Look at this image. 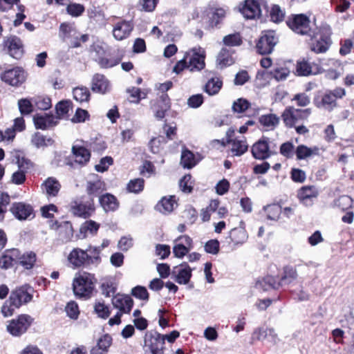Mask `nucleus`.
Here are the masks:
<instances>
[{
	"instance_id": "nucleus-10",
	"label": "nucleus",
	"mask_w": 354,
	"mask_h": 354,
	"mask_svg": "<svg viewBox=\"0 0 354 354\" xmlns=\"http://www.w3.org/2000/svg\"><path fill=\"white\" fill-rule=\"evenodd\" d=\"M26 77L25 71L18 67L6 71L1 75V80L3 82L14 86H17L24 82Z\"/></svg>"
},
{
	"instance_id": "nucleus-38",
	"label": "nucleus",
	"mask_w": 354,
	"mask_h": 354,
	"mask_svg": "<svg viewBox=\"0 0 354 354\" xmlns=\"http://www.w3.org/2000/svg\"><path fill=\"white\" fill-rule=\"evenodd\" d=\"M74 99L80 102H88L90 98V91L85 86H78L73 91Z\"/></svg>"
},
{
	"instance_id": "nucleus-16",
	"label": "nucleus",
	"mask_w": 354,
	"mask_h": 354,
	"mask_svg": "<svg viewBox=\"0 0 354 354\" xmlns=\"http://www.w3.org/2000/svg\"><path fill=\"white\" fill-rule=\"evenodd\" d=\"M19 250L15 248L6 251L0 257V268L8 270L18 263Z\"/></svg>"
},
{
	"instance_id": "nucleus-48",
	"label": "nucleus",
	"mask_w": 354,
	"mask_h": 354,
	"mask_svg": "<svg viewBox=\"0 0 354 354\" xmlns=\"http://www.w3.org/2000/svg\"><path fill=\"white\" fill-rule=\"evenodd\" d=\"M19 308V306L14 305L12 300L9 297L8 300L6 301L1 307V313L4 317H8L12 316L15 310Z\"/></svg>"
},
{
	"instance_id": "nucleus-1",
	"label": "nucleus",
	"mask_w": 354,
	"mask_h": 354,
	"mask_svg": "<svg viewBox=\"0 0 354 354\" xmlns=\"http://www.w3.org/2000/svg\"><path fill=\"white\" fill-rule=\"evenodd\" d=\"M97 282L94 274L82 272L77 276L73 283V292L79 297H90Z\"/></svg>"
},
{
	"instance_id": "nucleus-41",
	"label": "nucleus",
	"mask_w": 354,
	"mask_h": 354,
	"mask_svg": "<svg viewBox=\"0 0 354 354\" xmlns=\"http://www.w3.org/2000/svg\"><path fill=\"white\" fill-rule=\"evenodd\" d=\"M216 61L221 68L230 66L234 62L229 50L224 48L219 52Z\"/></svg>"
},
{
	"instance_id": "nucleus-31",
	"label": "nucleus",
	"mask_w": 354,
	"mask_h": 354,
	"mask_svg": "<svg viewBox=\"0 0 354 354\" xmlns=\"http://www.w3.org/2000/svg\"><path fill=\"white\" fill-rule=\"evenodd\" d=\"M248 234L243 227L233 228L230 232V238L235 245L243 244L248 240Z\"/></svg>"
},
{
	"instance_id": "nucleus-4",
	"label": "nucleus",
	"mask_w": 354,
	"mask_h": 354,
	"mask_svg": "<svg viewBox=\"0 0 354 354\" xmlns=\"http://www.w3.org/2000/svg\"><path fill=\"white\" fill-rule=\"evenodd\" d=\"M164 338L162 335L156 331H148L144 338V348L151 354H163Z\"/></svg>"
},
{
	"instance_id": "nucleus-57",
	"label": "nucleus",
	"mask_w": 354,
	"mask_h": 354,
	"mask_svg": "<svg viewBox=\"0 0 354 354\" xmlns=\"http://www.w3.org/2000/svg\"><path fill=\"white\" fill-rule=\"evenodd\" d=\"M34 102L37 109L47 110L51 107V100L48 97H37Z\"/></svg>"
},
{
	"instance_id": "nucleus-46",
	"label": "nucleus",
	"mask_w": 354,
	"mask_h": 354,
	"mask_svg": "<svg viewBox=\"0 0 354 354\" xmlns=\"http://www.w3.org/2000/svg\"><path fill=\"white\" fill-rule=\"evenodd\" d=\"M225 46L229 47L239 46L242 43V39L239 33L236 32L225 36L223 39Z\"/></svg>"
},
{
	"instance_id": "nucleus-60",
	"label": "nucleus",
	"mask_w": 354,
	"mask_h": 354,
	"mask_svg": "<svg viewBox=\"0 0 354 354\" xmlns=\"http://www.w3.org/2000/svg\"><path fill=\"white\" fill-rule=\"evenodd\" d=\"M131 294L133 297L141 300H148L149 299V293L144 286H136L131 290Z\"/></svg>"
},
{
	"instance_id": "nucleus-61",
	"label": "nucleus",
	"mask_w": 354,
	"mask_h": 354,
	"mask_svg": "<svg viewBox=\"0 0 354 354\" xmlns=\"http://www.w3.org/2000/svg\"><path fill=\"white\" fill-rule=\"evenodd\" d=\"M250 104L247 100L239 98L233 103L232 109L235 112L242 113L249 108Z\"/></svg>"
},
{
	"instance_id": "nucleus-32",
	"label": "nucleus",
	"mask_w": 354,
	"mask_h": 354,
	"mask_svg": "<svg viewBox=\"0 0 354 354\" xmlns=\"http://www.w3.org/2000/svg\"><path fill=\"white\" fill-rule=\"evenodd\" d=\"M106 189V185L100 179L89 180L86 183V192L88 195L95 196Z\"/></svg>"
},
{
	"instance_id": "nucleus-5",
	"label": "nucleus",
	"mask_w": 354,
	"mask_h": 354,
	"mask_svg": "<svg viewBox=\"0 0 354 354\" xmlns=\"http://www.w3.org/2000/svg\"><path fill=\"white\" fill-rule=\"evenodd\" d=\"M185 57L190 71H200L205 68V50L201 47H194L187 51Z\"/></svg>"
},
{
	"instance_id": "nucleus-54",
	"label": "nucleus",
	"mask_w": 354,
	"mask_h": 354,
	"mask_svg": "<svg viewBox=\"0 0 354 354\" xmlns=\"http://www.w3.org/2000/svg\"><path fill=\"white\" fill-rule=\"evenodd\" d=\"M297 277V272L292 267L284 268L283 276L281 279V285L290 283Z\"/></svg>"
},
{
	"instance_id": "nucleus-47",
	"label": "nucleus",
	"mask_w": 354,
	"mask_h": 354,
	"mask_svg": "<svg viewBox=\"0 0 354 354\" xmlns=\"http://www.w3.org/2000/svg\"><path fill=\"white\" fill-rule=\"evenodd\" d=\"M85 251L88 254V264L99 263L100 262V253L101 249L99 247L89 246Z\"/></svg>"
},
{
	"instance_id": "nucleus-56",
	"label": "nucleus",
	"mask_w": 354,
	"mask_h": 354,
	"mask_svg": "<svg viewBox=\"0 0 354 354\" xmlns=\"http://www.w3.org/2000/svg\"><path fill=\"white\" fill-rule=\"evenodd\" d=\"M280 153L287 158H292L295 154V147L290 142L283 143L280 147Z\"/></svg>"
},
{
	"instance_id": "nucleus-62",
	"label": "nucleus",
	"mask_w": 354,
	"mask_h": 354,
	"mask_svg": "<svg viewBox=\"0 0 354 354\" xmlns=\"http://www.w3.org/2000/svg\"><path fill=\"white\" fill-rule=\"evenodd\" d=\"M91 50L95 54V60L103 57L106 51V45L101 42H95L91 46Z\"/></svg>"
},
{
	"instance_id": "nucleus-3",
	"label": "nucleus",
	"mask_w": 354,
	"mask_h": 354,
	"mask_svg": "<svg viewBox=\"0 0 354 354\" xmlns=\"http://www.w3.org/2000/svg\"><path fill=\"white\" fill-rule=\"evenodd\" d=\"M34 322V318L27 314H21L8 322L7 331L14 337H20L24 334Z\"/></svg>"
},
{
	"instance_id": "nucleus-6",
	"label": "nucleus",
	"mask_w": 354,
	"mask_h": 354,
	"mask_svg": "<svg viewBox=\"0 0 354 354\" xmlns=\"http://www.w3.org/2000/svg\"><path fill=\"white\" fill-rule=\"evenodd\" d=\"M286 24L296 34L308 35L310 32V19L304 14L292 15L288 17Z\"/></svg>"
},
{
	"instance_id": "nucleus-29",
	"label": "nucleus",
	"mask_w": 354,
	"mask_h": 354,
	"mask_svg": "<svg viewBox=\"0 0 354 354\" xmlns=\"http://www.w3.org/2000/svg\"><path fill=\"white\" fill-rule=\"evenodd\" d=\"M112 338L109 335H104L101 337L98 341L97 346L94 347L92 351V354H106L109 351V348L111 345Z\"/></svg>"
},
{
	"instance_id": "nucleus-52",
	"label": "nucleus",
	"mask_w": 354,
	"mask_h": 354,
	"mask_svg": "<svg viewBox=\"0 0 354 354\" xmlns=\"http://www.w3.org/2000/svg\"><path fill=\"white\" fill-rule=\"evenodd\" d=\"M190 250V248L185 247L183 243H178L174 240L173 253L176 258L182 259Z\"/></svg>"
},
{
	"instance_id": "nucleus-63",
	"label": "nucleus",
	"mask_w": 354,
	"mask_h": 354,
	"mask_svg": "<svg viewBox=\"0 0 354 354\" xmlns=\"http://www.w3.org/2000/svg\"><path fill=\"white\" fill-rule=\"evenodd\" d=\"M19 111L23 115H28L32 111V105L30 100L21 99L18 101Z\"/></svg>"
},
{
	"instance_id": "nucleus-36",
	"label": "nucleus",
	"mask_w": 354,
	"mask_h": 354,
	"mask_svg": "<svg viewBox=\"0 0 354 354\" xmlns=\"http://www.w3.org/2000/svg\"><path fill=\"white\" fill-rule=\"evenodd\" d=\"M56 113L58 119H68L69 112L72 111L71 102L68 100L61 101L56 105Z\"/></svg>"
},
{
	"instance_id": "nucleus-35",
	"label": "nucleus",
	"mask_w": 354,
	"mask_h": 354,
	"mask_svg": "<svg viewBox=\"0 0 354 354\" xmlns=\"http://www.w3.org/2000/svg\"><path fill=\"white\" fill-rule=\"evenodd\" d=\"M259 122L267 130H273L278 125L279 118L274 114L263 115L259 118Z\"/></svg>"
},
{
	"instance_id": "nucleus-53",
	"label": "nucleus",
	"mask_w": 354,
	"mask_h": 354,
	"mask_svg": "<svg viewBox=\"0 0 354 354\" xmlns=\"http://www.w3.org/2000/svg\"><path fill=\"white\" fill-rule=\"evenodd\" d=\"M88 40V35L87 34L80 35L78 32L75 37L70 39L68 43L71 48H78L81 46L82 43H85Z\"/></svg>"
},
{
	"instance_id": "nucleus-8",
	"label": "nucleus",
	"mask_w": 354,
	"mask_h": 354,
	"mask_svg": "<svg viewBox=\"0 0 354 354\" xmlns=\"http://www.w3.org/2000/svg\"><path fill=\"white\" fill-rule=\"evenodd\" d=\"M278 42L276 34L272 30H268L260 37L257 44V49L260 54H269L272 53L274 46Z\"/></svg>"
},
{
	"instance_id": "nucleus-23",
	"label": "nucleus",
	"mask_w": 354,
	"mask_h": 354,
	"mask_svg": "<svg viewBox=\"0 0 354 354\" xmlns=\"http://www.w3.org/2000/svg\"><path fill=\"white\" fill-rule=\"evenodd\" d=\"M111 86L109 80L101 74H95L91 83V89L93 92L104 94L110 91Z\"/></svg>"
},
{
	"instance_id": "nucleus-58",
	"label": "nucleus",
	"mask_w": 354,
	"mask_h": 354,
	"mask_svg": "<svg viewBox=\"0 0 354 354\" xmlns=\"http://www.w3.org/2000/svg\"><path fill=\"white\" fill-rule=\"evenodd\" d=\"M67 12L73 17H79L84 12V6L80 3H71L68 5Z\"/></svg>"
},
{
	"instance_id": "nucleus-45",
	"label": "nucleus",
	"mask_w": 354,
	"mask_h": 354,
	"mask_svg": "<svg viewBox=\"0 0 354 354\" xmlns=\"http://www.w3.org/2000/svg\"><path fill=\"white\" fill-rule=\"evenodd\" d=\"M296 74L299 76H308L310 75V64L308 58H302L297 61Z\"/></svg>"
},
{
	"instance_id": "nucleus-42",
	"label": "nucleus",
	"mask_w": 354,
	"mask_h": 354,
	"mask_svg": "<svg viewBox=\"0 0 354 354\" xmlns=\"http://www.w3.org/2000/svg\"><path fill=\"white\" fill-rule=\"evenodd\" d=\"M36 261V255L33 252H28L21 255L19 252V264H21L26 269H30L32 268L33 265Z\"/></svg>"
},
{
	"instance_id": "nucleus-59",
	"label": "nucleus",
	"mask_w": 354,
	"mask_h": 354,
	"mask_svg": "<svg viewBox=\"0 0 354 354\" xmlns=\"http://www.w3.org/2000/svg\"><path fill=\"white\" fill-rule=\"evenodd\" d=\"M67 315L71 319H76L80 314L79 308L75 301H70L65 308Z\"/></svg>"
},
{
	"instance_id": "nucleus-7",
	"label": "nucleus",
	"mask_w": 354,
	"mask_h": 354,
	"mask_svg": "<svg viewBox=\"0 0 354 354\" xmlns=\"http://www.w3.org/2000/svg\"><path fill=\"white\" fill-rule=\"evenodd\" d=\"M262 7L266 8V0H245L239 10L245 19H254L260 17Z\"/></svg>"
},
{
	"instance_id": "nucleus-28",
	"label": "nucleus",
	"mask_w": 354,
	"mask_h": 354,
	"mask_svg": "<svg viewBox=\"0 0 354 354\" xmlns=\"http://www.w3.org/2000/svg\"><path fill=\"white\" fill-rule=\"evenodd\" d=\"M99 202L105 212H114L119 207L118 199L111 194L102 195Z\"/></svg>"
},
{
	"instance_id": "nucleus-55",
	"label": "nucleus",
	"mask_w": 354,
	"mask_h": 354,
	"mask_svg": "<svg viewBox=\"0 0 354 354\" xmlns=\"http://www.w3.org/2000/svg\"><path fill=\"white\" fill-rule=\"evenodd\" d=\"M335 205L342 210H345L352 207L353 199L347 195L341 196L335 201Z\"/></svg>"
},
{
	"instance_id": "nucleus-37",
	"label": "nucleus",
	"mask_w": 354,
	"mask_h": 354,
	"mask_svg": "<svg viewBox=\"0 0 354 354\" xmlns=\"http://www.w3.org/2000/svg\"><path fill=\"white\" fill-rule=\"evenodd\" d=\"M230 142L232 144V151L236 156H241L248 150V145L244 138H242V139L236 138L230 141Z\"/></svg>"
},
{
	"instance_id": "nucleus-40",
	"label": "nucleus",
	"mask_w": 354,
	"mask_h": 354,
	"mask_svg": "<svg viewBox=\"0 0 354 354\" xmlns=\"http://www.w3.org/2000/svg\"><path fill=\"white\" fill-rule=\"evenodd\" d=\"M31 142L37 148L44 147L53 145V140L50 138H46L40 133H35Z\"/></svg>"
},
{
	"instance_id": "nucleus-34",
	"label": "nucleus",
	"mask_w": 354,
	"mask_h": 354,
	"mask_svg": "<svg viewBox=\"0 0 354 354\" xmlns=\"http://www.w3.org/2000/svg\"><path fill=\"white\" fill-rule=\"evenodd\" d=\"M222 86L223 82L220 77H212L205 84L204 86V91L209 95H214L218 93Z\"/></svg>"
},
{
	"instance_id": "nucleus-49",
	"label": "nucleus",
	"mask_w": 354,
	"mask_h": 354,
	"mask_svg": "<svg viewBox=\"0 0 354 354\" xmlns=\"http://www.w3.org/2000/svg\"><path fill=\"white\" fill-rule=\"evenodd\" d=\"M297 198L301 203L308 206L310 202V186H304L297 191Z\"/></svg>"
},
{
	"instance_id": "nucleus-39",
	"label": "nucleus",
	"mask_w": 354,
	"mask_h": 354,
	"mask_svg": "<svg viewBox=\"0 0 354 354\" xmlns=\"http://www.w3.org/2000/svg\"><path fill=\"white\" fill-rule=\"evenodd\" d=\"M264 210L266 212L267 218L272 221H277L282 213V208L278 204L268 205L264 207Z\"/></svg>"
},
{
	"instance_id": "nucleus-15",
	"label": "nucleus",
	"mask_w": 354,
	"mask_h": 354,
	"mask_svg": "<svg viewBox=\"0 0 354 354\" xmlns=\"http://www.w3.org/2000/svg\"><path fill=\"white\" fill-rule=\"evenodd\" d=\"M112 304L119 312L129 313L133 308V301L129 295L118 294L113 297Z\"/></svg>"
},
{
	"instance_id": "nucleus-17",
	"label": "nucleus",
	"mask_w": 354,
	"mask_h": 354,
	"mask_svg": "<svg viewBox=\"0 0 354 354\" xmlns=\"http://www.w3.org/2000/svg\"><path fill=\"white\" fill-rule=\"evenodd\" d=\"M5 45L8 47L9 54L11 57L19 59L24 53L23 44L21 40L16 36H10L5 41Z\"/></svg>"
},
{
	"instance_id": "nucleus-12",
	"label": "nucleus",
	"mask_w": 354,
	"mask_h": 354,
	"mask_svg": "<svg viewBox=\"0 0 354 354\" xmlns=\"http://www.w3.org/2000/svg\"><path fill=\"white\" fill-rule=\"evenodd\" d=\"M133 29V25L131 21L123 20L117 22L113 28L112 33L115 39L122 41L130 35Z\"/></svg>"
},
{
	"instance_id": "nucleus-44",
	"label": "nucleus",
	"mask_w": 354,
	"mask_h": 354,
	"mask_svg": "<svg viewBox=\"0 0 354 354\" xmlns=\"http://www.w3.org/2000/svg\"><path fill=\"white\" fill-rule=\"evenodd\" d=\"M144 186L145 180L142 178H134L128 183L127 190L131 193L138 194L143 190Z\"/></svg>"
},
{
	"instance_id": "nucleus-2",
	"label": "nucleus",
	"mask_w": 354,
	"mask_h": 354,
	"mask_svg": "<svg viewBox=\"0 0 354 354\" xmlns=\"http://www.w3.org/2000/svg\"><path fill=\"white\" fill-rule=\"evenodd\" d=\"M330 35V27L326 24H322L314 33L315 41L311 44V50L317 53L326 52L332 43Z\"/></svg>"
},
{
	"instance_id": "nucleus-20",
	"label": "nucleus",
	"mask_w": 354,
	"mask_h": 354,
	"mask_svg": "<svg viewBox=\"0 0 354 354\" xmlns=\"http://www.w3.org/2000/svg\"><path fill=\"white\" fill-rule=\"evenodd\" d=\"M33 122L36 129L42 130L54 127L58 122L56 117L46 113L44 115L37 114L34 115Z\"/></svg>"
},
{
	"instance_id": "nucleus-22",
	"label": "nucleus",
	"mask_w": 354,
	"mask_h": 354,
	"mask_svg": "<svg viewBox=\"0 0 354 354\" xmlns=\"http://www.w3.org/2000/svg\"><path fill=\"white\" fill-rule=\"evenodd\" d=\"M89 255L86 251L80 248L73 249L68 256V260L74 267H80L84 263L88 264Z\"/></svg>"
},
{
	"instance_id": "nucleus-27",
	"label": "nucleus",
	"mask_w": 354,
	"mask_h": 354,
	"mask_svg": "<svg viewBox=\"0 0 354 354\" xmlns=\"http://www.w3.org/2000/svg\"><path fill=\"white\" fill-rule=\"evenodd\" d=\"M281 285V281H279L275 277L272 276H266L259 279L256 281L255 288L259 290L266 291L270 289L277 288Z\"/></svg>"
},
{
	"instance_id": "nucleus-21",
	"label": "nucleus",
	"mask_w": 354,
	"mask_h": 354,
	"mask_svg": "<svg viewBox=\"0 0 354 354\" xmlns=\"http://www.w3.org/2000/svg\"><path fill=\"white\" fill-rule=\"evenodd\" d=\"M192 268L187 263H182L173 271L175 281L179 284H187L192 277Z\"/></svg>"
},
{
	"instance_id": "nucleus-43",
	"label": "nucleus",
	"mask_w": 354,
	"mask_h": 354,
	"mask_svg": "<svg viewBox=\"0 0 354 354\" xmlns=\"http://www.w3.org/2000/svg\"><path fill=\"white\" fill-rule=\"evenodd\" d=\"M196 160L194 155L189 150H185L182 152L180 163L185 168L190 169L196 165Z\"/></svg>"
},
{
	"instance_id": "nucleus-13",
	"label": "nucleus",
	"mask_w": 354,
	"mask_h": 354,
	"mask_svg": "<svg viewBox=\"0 0 354 354\" xmlns=\"http://www.w3.org/2000/svg\"><path fill=\"white\" fill-rule=\"evenodd\" d=\"M315 105L320 109L331 111L336 106L335 97L327 91L325 93L317 95L314 98Z\"/></svg>"
},
{
	"instance_id": "nucleus-30",
	"label": "nucleus",
	"mask_w": 354,
	"mask_h": 354,
	"mask_svg": "<svg viewBox=\"0 0 354 354\" xmlns=\"http://www.w3.org/2000/svg\"><path fill=\"white\" fill-rule=\"evenodd\" d=\"M100 224L94 221L89 220L85 221L80 228V238L84 239L88 234L95 235L98 231Z\"/></svg>"
},
{
	"instance_id": "nucleus-9",
	"label": "nucleus",
	"mask_w": 354,
	"mask_h": 354,
	"mask_svg": "<svg viewBox=\"0 0 354 354\" xmlns=\"http://www.w3.org/2000/svg\"><path fill=\"white\" fill-rule=\"evenodd\" d=\"M95 210L93 199L83 202L82 201H74L71 203V212L75 216L88 218L91 216Z\"/></svg>"
},
{
	"instance_id": "nucleus-14",
	"label": "nucleus",
	"mask_w": 354,
	"mask_h": 354,
	"mask_svg": "<svg viewBox=\"0 0 354 354\" xmlns=\"http://www.w3.org/2000/svg\"><path fill=\"white\" fill-rule=\"evenodd\" d=\"M252 337L261 342L267 340L273 344H276L279 341L277 334L271 328H257L252 334Z\"/></svg>"
},
{
	"instance_id": "nucleus-11",
	"label": "nucleus",
	"mask_w": 354,
	"mask_h": 354,
	"mask_svg": "<svg viewBox=\"0 0 354 354\" xmlns=\"http://www.w3.org/2000/svg\"><path fill=\"white\" fill-rule=\"evenodd\" d=\"M10 210L12 215L20 221L30 219L35 216L32 207L23 202L12 203Z\"/></svg>"
},
{
	"instance_id": "nucleus-25",
	"label": "nucleus",
	"mask_w": 354,
	"mask_h": 354,
	"mask_svg": "<svg viewBox=\"0 0 354 354\" xmlns=\"http://www.w3.org/2000/svg\"><path fill=\"white\" fill-rule=\"evenodd\" d=\"M61 185L59 181L53 178H48L42 184L41 189L49 197H55L60 190Z\"/></svg>"
},
{
	"instance_id": "nucleus-18",
	"label": "nucleus",
	"mask_w": 354,
	"mask_h": 354,
	"mask_svg": "<svg viewBox=\"0 0 354 354\" xmlns=\"http://www.w3.org/2000/svg\"><path fill=\"white\" fill-rule=\"evenodd\" d=\"M306 111L307 110L301 111L290 106L284 110L281 117L286 126L292 127L298 123L299 119L303 114H306Z\"/></svg>"
},
{
	"instance_id": "nucleus-26",
	"label": "nucleus",
	"mask_w": 354,
	"mask_h": 354,
	"mask_svg": "<svg viewBox=\"0 0 354 354\" xmlns=\"http://www.w3.org/2000/svg\"><path fill=\"white\" fill-rule=\"evenodd\" d=\"M72 152L76 164L83 166L89 161L91 153L85 147L74 145L72 147Z\"/></svg>"
},
{
	"instance_id": "nucleus-64",
	"label": "nucleus",
	"mask_w": 354,
	"mask_h": 354,
	"mask_svg": "<svg viewBox=\"0 0 354 354\" xmlns=\"http://www.w3.org/2000/svg\"><path fill=\"white\" fill-rule=\"evenodd\" d=\"M113 164V159L111 157L106 156L102 158L100 162L95 166V169L98 172H104L106 171L110 165Z\"/></svg>"
},
{
	"instance_id": "nucleus-50",
	"label": "nucleus",
	"mask_w": 354,
	"mask_h": 354,
	"mask_svg": "<svg viewBox=\"0 0 354 354\" xmlns=\"http://www.w3.org/2000/svg\"><path fill=\"white\" fill-rule=\"evenodd\" d=\"M94 311L97 316L102 319H106L110 315V310L104 302H96L94 305Z\"/></svg>"
},
{
	"instance_id": "nucleus-33",
	"label": "nucleus",
	"mask_w": 354,
	"mask_h": 354,
	"mask_svg": "<svg viewBox=\"0 0 354 354\" xmlns=\"http://www.w3.org/2000/svg\"><path fill=\"white\" fill-rule=\"evenodd\" d=\"M177 205L176 201L174 196L169 197H163L160 201L157 204V209L162 213L167 214L170 213L174 209V207Z\"/></svg>"
},
{
	"instance_id": "nucleus-19",
	"label": "nucleus",
	"mask_w": 354,
	"mask_h": 354,
	"mask_svg": "<svg viewBox=\"0 0 354 354\" xmlns=\"http://www.w3.org/2000/svg\"><path fill=\"white\" fill-rule=\"evenodd\" d=\"M252 153L256 159L268 158L270 156L268 139L263 138L254 143L252 147Z\"/></svg>"
},
{
	"instance_id": "nucleus-51",
	"label": "nucleus",
	"mask_w": 354,
	"mask_h": 354,
	"mask_svg": "<svg viewBox=\"0 0 354 354\" xmlns=\"http://www.w3.org/2000/svg\"><path fill=\"white\" fill-rule=\"evenodd\" d=\"M270 15L273 22L279 23L283 20L285 12L279 6L274 5L271 8Z\"/></svg>"
},
{
	"instance_id": "nucleus-24",
	"label": "nucleus",
	"mask_w": 354,
	"mask_h": 354,
	"mask_svg": "<svg viewBox=\"0 0 354 354\" xmlns=\"http://www.w3.org/2000/svg\"><path fill=\"white\" fill-rule=\"evenodd\" d=\"M10 297L12 300L14 305L20 307L22 304L30 301L32 299V295L28 292L25 287H21L12 291Z\"/></svg>"
}]
</instances>
